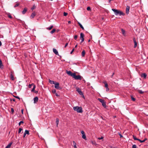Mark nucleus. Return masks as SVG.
<instances>
[{"label": "nucleus", "mask_w": 148, "mask_h": 148, "mask_svg": "<svg viewBox=\"0 0 148 148\" xmlns=\"http://www.w3.org/2000/svg\"><path fill=\"white\" fill-rule=\"evenodd\" d=\"M112 10L114 12V14L116 15H119V16H124L125 14L122 11L117 9H112Z\"/></svg>", "instance_id": "nucleus-1"}, {"label": "nucleus", "mask_w": 148, "mask_h": 148, "mask_svg": "<svg viewBox=\"0 0 148 148\" xmlns=\"http://www.w3.org/2000/svg\"><path fill=\"white\" fill-rule=\"evenodd\" d=\"M73 109L74 110L78 113H82V108L81 107L75 106L73 107Z\"/></svg>", "instance_id": "nucleus-2"}, {"label": "nucleus", "mask_w": 148, "mask_h": 148, "mask_svg": "<svg viewBox=\"0 0 148 148\" xmlns=\"http://www.w3.org/2000/svg\"><path fill=\"white\" fill-rule=\"evenodd\" d=\"M73 77L76 80H81L82 77L79 75H76L75 73Z\"/></svg>", "instance_id": "nucleus-3"}, {"label": "nucleus", "mask_w": 148, "mask_h": 148, "mask_svg": "<svg viewBox=\"0 0 148 148\" xmlns=\"http://www.w3.org/2000/svg\"><path fill=\"white\" fill-rule=\"evenodd\" d=\"M99 101L101 103H102V106L106 108V103L104 102L103 99H99Z\"/></svg>", "instance_id": "nucleus-4"}, {"label": "nucleus", "mask_w": 148, "mask_h": 148, "mask_svg": "<svg viewBox=\"0 0 148 148\" xmlns=\"http://www.w3.org/2000/svg\"><path fill=\"white\" fill-rule=\"evenodd\" d=\"M55 88L56 89L58 90H61L62 88L61 87L59 86V84L58 82L55 83Z\"/></svg>", "instance_id": "nucleus-5"}, {"label": "nucleus", "mask_w": 148, "mask_h": 148, "mask_svg": "<svg viewBox=\"0 0 148 148\" xmlns=\"http://www.w3.org/2000/svg\"><path fill=\"white\" fill-rule=\"evenodd\" d=\"M84 34L83 33H81L80 34V38L81 40V43L83 42L84 41Z\"/></svg>", "instance_id": "nucleus-6"}, {"label": "nucleus", "mask_w": 148, "mask_h": 148, "mask_svg": "<svg viewBox=\"0 0 148 148\" xmlns=\"http://www.w3.org/2000/svg\"><path fill=\"white\" fill-rule=\"evenodd\" d=\"M66 73L68 74L69 75L72 76L73 77L75 73H72V72L70 71H68L66 70Z\"/></svg>", "instance_id": "nucleus-7"}, {"label": "nucleus", "mask_w": 148, "mask_h": 148, "mask_svg": "<svg viewBox=\"0 0 148 148\" xmlns=\"http://www.w3.org/2000/svg\"><path fill=\"white\" fill-rule=\"evenodd\" d=\"M77 89V91L79 94L80 95H83V93L82 92V91L81 89L78 88H76Z\"/></svg>", "instance_id": "nucleus-8"}, {"label": "nucleus", "mask_w": 148, "mask_h": 148, "mask_svg": "<svg viewBox=\"0 0 148 148\" xmlns=\"http://www.w3.org/2000/svg\"><path fill=\"white\" fill-rule=\"evenodd\" d=\"M81 133L82 134V138L83 139H86V135L85 134L84 132L82 130L81 131Z\"/></svg>", "instance_id": "nucleus-9"}, {"label": "nucleus", "mask_w": 148, "mask_h": 148, "mask_svg": "<svg viewBox=\"0 0 148 148\" xmlns=\"http://www.w3.org/2000/svg\"><path fill=\"white\" fill-rule=\"evenodd\" d=\"M140 76L141 77H143L144 79H145L147 77V75L145 73H143L140 75Z\"/></svg>", "instance_id": "nucleus-10"}, {"label": "nucleus", "mask_w": 148, "mask_h": 148, "mask_svg": "<svg viewBox=\"0 0 148 148\" xmlns=\"http://www.w3.org/2000/svg\"><path fill=\"white\" fill-rule=\"evenodd\" d=\"M133 41H134V48H135L137 46V42L136 41V38H133Z\"/></svg>", "instance_id": "nucleus-11"}, {"label": "nucleus", "mask_w": 148, "mask_h": 148, "mask_svg": "<svg viewBox=\"0 0 148 148\" xmlns=\"http://www.w3.org/2000/svg\"><path fill=\"white\" fill-rule=\"evenodd\" d=\"M130 9V7L129 6H127L126 10V13L127 14H128Z\"/></svg>", "instance_id": "nucleus-12"}, {"label": "nucleus", "mask_w": 148, "mask_h": 148, "mask_svg": "<svg viewBox=\"0 0 148 148\" xmlns=\"http://www.w3.org/2000/svg\"><path fill=\"white\" fill-rule=\"evenodd\" d=\"M53 51L56 55H58V52L57 51L56 49L55 48H53Z\"/></svg>", "instance_id": "nucleus-13"}, {"label": "nucleus", "mask_w": 148, "mask_h": 148, "mask_svg": "<svg viewBox=\"0 0 148 148\" xmlns=\"http://www.w3.org/2000/svg\"><path fill=\"white\" fill-rule=\"evenodd\" d=\"M34 103H36L38 102V98L37 97H36L34 98Z\"/></svg>", "instance_id": "nucleus-14"}, {"label": "nucleus", "mask_w": 148, "mask_h": 148, "mask_svg": "<svg viewBox=\"0 0 148 148\" xmlns=\"http://www.w3.org/2000/svg\"><path fill=\"white\" fill-rule=\"evenodd\" d=\"M12 73L13 72L12 71H11V74L10 75V77L11 80H14V76L13 75Z\"/></svg>", "instance_id": "nucleus-15"}, {"label": "nucleus", "mask_w": 148, "mask_h": 148, "mask_svg": "<svg viewBox=\"0 0 148 148\" xmlns=\"http://www.w3.org/2000/svg\"><path fill=\"white\" fill-rule=\"evenodd\" d=\"M72 146H73L74 148H77V147L76 146V144L74 141H73V144H72Z\"/></svg>", "instance_id": "nucleus-16"}, {"label": "nucleus", "mask_w": 148, "mask_h": 148, "mask_svg": "<svg viewBox=\"0 0 148 148\" xmlns=\"http://www.w3.org/2000/svg\"><path fill=\"white\" fill-rule=\"evenodd\" d=\"M27 11V9L26 8H25L22 11V12L23 14H24Z\"/></svg>", "instance_id": "nucleus-17"}, {"label": "nucleus", "mask_w": 148, "mask_h": 148, "mask_svg": "<svg viewBox=\"0 0 148 148\" xmlns=\"http://www.w3.org/2000/svg\"><path fill=\"white\" fill-rule=\"evenodd\" d=\"M35 15V12H34L32 14L31 16H30V17L31 18H33Z\"/></svg>", "instance_id": "nucleus-18"}, {"label": "nucleus", "mask_w": 148, "mask_h": 148, "mask_svg": "<svg viewBox=\"0 0 148 148\" xmlns=\"http://www.w3.org/2000/svg\"><path fill=\"white\" fill-rule=\"evenodd\" d=\"M12 142H11L8 145L5 147V148H9L12 145Z\"/></svg>", "instance_id": "nucleus-19"}, {"label": "nucleus", "mask_w": 148, "mask_h": 148, "mask_svg": "<svg viewBox=\"0 0 148 148\" xmlns=\"http://www.w3.org/2000/svg\"><path fill=\"white\" fill-rule=\"evenodd\" d=\"M3 65L1 60L0 59V68H3Z\"/></svg>", "instance_id": "nucleus-20"}, {"label": "nucleus", "mask_w": 148, "mask_h": 148, "mask_svg": "<svg viewBox=\"0 0 148 148\" xmlns=\"http://www.w3.org/2000/svg\"><path fill=\"white\" fill-rule=\"evenodd\" d=\"M78 24L80 26V27L83 29L84 30V27L79 22H78Z\"/></svg>", "instance_id": "nucleus-21"}, {"label": "nucleus", "mask_w": 148, "mask_h": 148, "mask_svg": "<svg viewBox=\"0 0 148 148\" xmlns=\"http://www.w3.org/2000/svg\"><path fill=\"white\" fill-rule=\"evenodd\" d=\"M85 53V51L84 50L82 51V55L83 57L84 56Z\"/></svg>", "instance_id": "nucleus-22"}, {"label": "nucleus", "mask_w": 148, "mask_h": 148, "mask_svg": "<svg viewBox=\"0 0 148 148\" xmlns=\"http://www.w3.org/2000/svg\"><path fill=\"white\" fill-rule=\"evenodd\" d=\"M49 82L51 84H54L55 83V82L53 81H51L49 79Z\"/></svg>", "instance_id": "nucleus-23"}, {"label": "nucleus", "mask_w": 148, "mask_h": 148, "mask_svg": "<svg viewBox=\"0 0 148 148\" xmlns=\"http://www.w3.org/2000/svg\"><path fill=\"white\" fill-rule=\"evenodd\" d=\"M146 140H147L146 138H145V139H144V140H141L139 139V141H140V143H143V142H145Z\"/></svg>", "instance_id": "nucleus-24"}, {"label": "nucleus", "mask_w": 148, "mask_h": 148, "mask_svg": "<svg viewBox=\"0 0 148 148\" xmlns=\"http://www.w3.org/2000/svg\"><path fill=\"white\" fill-rule=\"evenodd\" d=\"M121 31L123 34L125 35V31L123 29H121Z\"/></svg>", "instance_id": "nucleus-25"}, {"label": "nucleus", "mask_w": 148, "mask_h": 148, "mask_svg": "<svg viewBox=\"0 0 148 148\" xmlns=\"http://www.w3.org/2000/svg\"><path fill=\"white\" fill-rule=\"evenodd\" d=\"M24 133L25 134H27L28 135H29V131L28 130H26L25 132Z\"/></svg>", "instance_id": "nucleus-26"}, {"label": "nucleus", "mask_w": 148, "mask_h": 148, "mask_svg": "<svg viewBox=\"0 0 148 148\" xmlns=\"http://www.w3.org/2000/svg\"><path fill=\"white\" fill-rule=\"evenodd\" d=\"M53 27V25H51L49 27L47 28V29L49 30H50Z\"/></svg>", "instance_id": "nucleus-27"}, {"label": "nucleus", "mask_w": 148, "mask_h": 148, "mask_svg": "<svg viewBox=\"0 0 148 148\" xmlns=\"http://www.w3.org/2000/svg\"><path fill=\"white\" fill-rule=\"evenodd\" d=\"M56 31L55 29H53L51 31L50 33L51 34H53Z\"/></svg>", "instance_id": "nucleus-28"}, {"label": "nucleus", "mask_w": 148, "mask_h": 148, "mask_svg": "<svg viewBox=\"0 0 148 148\" xmlns=\"http://www.w3.org/2000/svg\"><path fill=\"white\" fill-rule=\"evenodd\" d=\"M133 138L135 140H138V141H139V139H138V138H136V136L134 135L133 136Z\"/></svg>", "instance_id": "nucleus-29"}, {"label": "nucleus", "mask_w": 148, "mask_h": 148, "mask_svg": "<svg viewBox=\"0 0 148 148\" xmlns=\"http://www.w3.org/2000/svg\"><path fill=\"white\" fill-rule=\"evenodd\" d=\"M35 88H36V86H35V85H34V86H33V88L32 89V90H31V91L32 92H34V91Z\"/></svg>", "instance_id": "nucleus-30"}, {"label": "nucleus", "mask_w": 148, "mask_h": 148, "mask_svg": "<svg viewBox=\"0 0 148 148\" xmlns=\"http://www.w3.org/2000/svg\"><path fill=\"white\" fill-rule=\"evenodd\" d=\"M104 84H105V87L106 88H107V87H108V84L106 82H104Z\"/></svg>", "instance_id": "nucleus-31"}, {"label": "nucleus", "mask_w": 148, "mask_h": 148, "mask_svg": "<svg viewBox=\"0 0 148 148\" xmlns=\"http://www.w3.org/2000/svg\"><path fill=\"white\" fill-rule=\"evenodd\" d=\"M11 113L12 114H13L14 112V110L13 108H11Z\"/></svg>", "instance_id": "nucleus-32"}, {"label": "nucleus", "mask_w": 148, "mask_h": 148, "mask_svg": "<svg viewBox=\"0 0 148 148\" xmlns=\"http://www.w3.org/2000/svg\"><path fill=\"white\" fill-rule=\"evenodd\" d=\"M138 92L141 94H143V92L141 90H138Z\"/></svg>", "instance_id": "nucleus-33"}, {"label": "nucleus", "mask_w": 148, "mask_h": 148, "mask_svg": "<svg viewBox=\"0 0 148 148\" xmlns=\"http://www.w3.org/2000/svg\"><path fill=\"white\" fill-rule=\"evenodd\" d=\"M23 129L22 128H20L19 129V130L18 131V133H20L21 132V131Z\"/></svg>", "instance_id": "nucleus-34"}, {"label": "nucleus", "mask_w": 148, "mask_h": 148, "mask_svg": "<svg viewBox=\"0 0 148 148\" xmlns=\"http://www.w3.org/2000/svg\"><path fill=\"white\" fill-rule=\"evenodd\" d=\"M34 84H29V88H31L32 86H34Z\"/></svg>", "instance_id": "nucleus-35"}, {"label": "nucleus", "mask_w": 148, "mask_h": 148, "mask_svg": "<svg viewBox=\"0 0 148 148\" xmlns=\"http://www.w3.org/2000/svg\"><path fill=\"white\" fill-rule=\"evenodd\" d=\"M58 123H59L58 119H56V124H57V126H58Z\"/></svg>", "instance_id": "nucleus-36"}, {"label": "nucleus", "mask_w": 148, "mask_h": 148, "mask_svg": "<svg viewBox=\"0 0 148 148\" xmlns=\"http://www.w3.org/2000/svg\"><path fill=\"white\" fill-rule=\"evenodd\" d=\"M19 5V4L18 3H17L16 5H15L14 7L16 8L18 7Z\"/></svg>", "instance_id": "nucleus-37"}, {"label": "nucleus", "mask_w": 148, "mask_h": 148, "mask_svg": "<svg viewBox=\"0 0 148 148\" xmlns=\"http://www.w3.org/2000/svg\"><path fill=\"white\" fill-rule=\"evenodd\" d=\"M131 99L133 101H135L136 100V99H135V98H134L132 96H131Z\"/></svg>", "instance_id": "nucleus-38"}, {"label": "nucleus", "mask_w": 148, "mask_h": 148, "mask_svg": "<svg viewBox=\"0 0 148 148\" xmlns=\"http://www.w3.org/2000/svg\"><path fill=\"white\" fill-rule=\"evenodd\" d=\"M35 8H36V6H35V5H33L32 7L31 8V10H33L34 9H35Z\"/></svg>", "instance_id": "nucleus-39"}, {"label": "nucleus", "mask_w": 148, "mask_h": 148, "mask_svg": "<svg viewBox=\"0 0 148 148\" xmlns=\"http://www.w3.org/2000/svg\"><path fill=\"white\" fill-rule=\"evenodd\" d=\"M8 16L9 18H12V17L10 14H9L8 15Z\"/></svg>", "instance_id": "nucleus-40"}, {"label": "nucleus", "mask_w": 148, "mask_h": 148, "mask_svg": "<svg viewBox=\"0 0 148 148\" xmlns=\"http://www.w3.org/2000/svg\"><path fill=\"white\" fill-rule=\"evenodd\" d=\"M77 38V35H75L74 37V39L75 40H76Z\"/></svg>", "instance_id": "nucleus-41"}, {"label": "nucleus", "mask_w": 148, "mask_h": 148, "mask_svg": "<svg viewBox=\"0 0 148 148\" xmlns=\"http://www.w3.org/2000/svg\"><path fill=\"white\" fill-rule=\"evenodd\" d=\"M87 10L90 11L91 10L90 8V7H87Z\"/></svg>", "instance_id": "nucleus-42"}, {"label": "nucleus", "mask_w": 148, "mask_h": 148, "mask_svg": "<svg viewBox=\"0 0 148 148\" xmlns=\"http://www.w3.org/2000/svg\"><path fill=\"white\" fill-rule=\"evenodd\" d=\"M56 91L55 89H53L52 90V92L54 94L56 93Z\"/></svg>", "instance_id": "nucleus-43"}, {"label": "nucleus", "mask_w": 148, "mask_h": 148, "mask_svg": "<svg viewBox=\"0 0 148 148\" xmlns=\"http://www.w3.org/2000/svg\"><path fill=\"white\" fill-rule=\"evenodd\" d=\"M132 148H136V146L135 145H132Z\"/></svg>", "instance_id": "nucleus-44"}, {"label": "nucleus", "mask_w": 148, "mask_h": 148, "mask_svg": "<svg viewBox=\"0 0 148 148\" xmlns=\"http://www.w3.org/2000/svg\"><path fill=\"white\" fill-rule=\"evenodd\" d=\"M23 123V121H21L19 123V125L20 126V125L21 123Z\"/></svg>", "instance_id": "nucleus-45"}, {"label": "nucleus", "mask_w": 148, "mask_h": 148, "mask_svg": "<svg viewBox=\"0 0 148 148\" xmlns=\"http://www.w3.org/2000/svg\"><path fill=\"white\" fill-rule=\"evenodd\" d=\"M68 14L67 13H66V12H64V16H66Z\"/></svg>", "instance_id": "nucleus-46"}, {"label": "nucleus", "mask_w": 148, "mask_h": 148, "mask_svg": "<svg viewBox=\"0 0 148 148\" xmlns=\"http://www.w3.org/2000/svg\"><path fill=\"white\" fill-rule=\"evenodd\" d=\"M103 136H101V137L98 138V139L99 140H101L103 138Z\"/></svg>", "instance_id": "nucleus-47"}, {"label": "nucleus", "mask_w": 148, "mask_h": 148, "mask_svg": "<svg viewBox=\"0 0 148 148\" xmlns=\"http://www.w3.org/2000/svg\"><path fill=\"white\" fill-rule=\"evenodd\" d=\"M74 49L73 48V49L72 50V51H71V52L70 53L71 54H72V53H73V51H74Z\"/></svg>", "instance_id": "nucleus-48"}, {"label": "nucleus", "mask_w": 148, "mask_h": 148, "mask_svg": "<svg viewBox=\"0 0 148 148\" xmlns=\"http://www.w3.org/2000/svg\"><path fill=\"white\" fill-rule=\"evenodd\" d=\"M68 43H66L65 45L64 46V47L65 48L66 47V46H67V45H68Z\"/></svg>", "instance_id": "nucleus-49"}, {"label": "nucleus", "mask_w": 148, "mask_h": 148, "mask_svg": "<svg viewBox=\"0 0 148 148\" xmlns=\"http://www.w3.org/2000/svg\"><path fill=\"white\" fill-rule=\"evenodd\" d=\"M119 135L120 136V137L121 138H122L123 137V136L121 134H119Z\"/></svg>", "instance_id": "nucleus-50"}, {"label": "nucleus", "mask_w": 148, "mask_h": 148, "mask_svg": "<svg viewBox=\"0 0 148 148\" xmlns=\"http://www.w3.org/2000/svg\"><path fill=\"white\" fill-rule=\"evenodd\" d=\"M55 95L57 96V97H59V95L57 93H56L55 94Z\"/></svg>", "instance_id": "nucleus-51"}, {"label": "nucleus", "mask_w": 148, "mask_h": 148, "mask_svg": "<svg viewBox=\"0 0 148 148\" xmlns=\"http://www.w3.org/2000/svg\"><path fill=\"white\" fill-rule=\"evenodd\" d=\"M15 98H17L18 99H20V98L19 97L16 96H14Z\"/></svg>", "instance_id": "nucleus-52"}, {"label": "nucleus", "mask_w": 148, "mask_h": 148, "mask_svg": "<svg viewBox=\"0 0 148 148\" xmlns=\"http://www.w3.org/2000/svg\"><path fill=\"white\" fill-rule=\"evenodd\" d=\"M106 91H109V88H108V87H107V88H106Z\"/></svg>", "instance_id": "nucleus-53"}, {"label": "nucleus", "mask_w": 148, "mask_h": 148, "mask_svg": "<svg viewBox=\"0 0 148 148\" xmlns=\"http://www.w3.org/2000/svg\"><path fill=\"white\" fill-rule=\"evenodd\" d=\"M23 109L21 110V112L22 114H23Z\"/></svg>", "instance_id": "nucleus-54"}, {"label": "nucleus", "mask_w": 148, "mask_h": 148, "mask_svg": "<svg viewBox=\"0 0 148 148\" xmlns=\"http://www.w3.org/2000/svg\"><path fill=\"white\" fill-rule=\"evenodd\" d=\"M26 135V134H25V133H24V134H23V137L24 138L25 137V136Z\"/></svg>", "instance_id": "nucleus-55"}, {"label": "nucleus", "mask_w": 148, "mask_h": 148, "mask_svg": "<svg viewBox=\"0 0 148 148\" xmlns=\"http://www.w3.org/2000/svg\"><path fill=\"white\" fill-rule=\"evenodd\" d=\"M2 45V43L0 41V46H1Z\"/></svg>", "instance_id": "nucleus-56"}, {"label": "nucleus", "mask_w": 148, "mask_h": 148, "mask_svg": "<svg viewBox=\"0 0 148 148\" xmlns=\"http://www.w3.org/2000/svg\"><path fill=\"white\" fill-rule=\"evenodd\" d=\"M68 23L69 24H70L71 23V21H69Z\"/></svg>", "instance_id": "nucleus-57"}, {"label": "nucleus", "mask_w": 148, "mask_h": 148, "mask_svg": "<svg viewBox=\"0 0 148 148\" xmlns=\"http://www.w3.org/2000/svg\"><path fill=\"white\" fill-rule=\"evenodd\" d=\"M34 92L36 93H37L38 92V91H34Z\"/></svg>", "instance_id": "nucleus-58"}, {"label": "nucleus", "mask_w": 148, "mask_h": 148, "mask_svg": "<svg viewBox=\"0 0 148 148\" xmlns=\"http://www.w3.org/2000/svg\"><path fill=\"white\" fill-rule=\"evenodd\" d=\"M114 73H113L112 74V75H111V77H113V75H114Z\"/></svg>", "instance_id": "nucleus-59"}, {"label": "nucleus", "mask_w": 148, "mask_h": 148, "mask_svg": "<svg viewBox=\"0 0 148 148\" xmlns=\"http://www.w3.org/2000/svg\"><path fill=\"white\" fill-rule=\"evenodd\" d=\"M77 47V45H76L75 46V48H76Z\"/></svg>", "instance_id": "nucleus-60"}, {"label": "nucleus", "mask_w": 148, "mask_h": 148, "mask_svg": "<svg viewBox=\"0 0 148 148\" xmlns=\"http://www.w3.org/2000/svg\"><path fill=\"white\" fill-rule=\"evenodd\" d=\"M13 101H15V99H13Z\"/></svg>", "instance_id": "nucleus-61"}, {"label": "nucleus", "mask_w": 148, "mask_h": 148, "mask_svg": "<svg viewBox=\"0 0 148 148\" xmlns=\"http://www.w3.org/2000/svg\"><path fill=\"white\" fill-rule=\"evenodd\" d=\"M90 41V39L89 40H88V42H89Z\"/></svg>", "instance_id": "nucleus-62"}]
</instances>
